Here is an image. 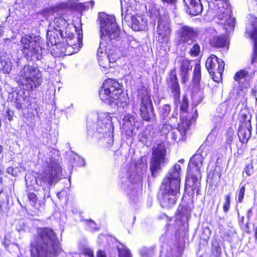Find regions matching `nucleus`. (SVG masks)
<instances>
[{
	"label": "nucleus",
	"mask_w": 257,
	"mask_h": 257,
	"mask_svg": "<svg viewBox=\"0 0 257 257\" xmlns=\"http://www.w3.org/2000/svg\"><path fill=\"white\" fill-rule=\"evenodd\" d=\"M30 246L32 257H56L62 250L56 233L48 227L37 228Z\"/></svg>",
	"instance_id": "f257e3e1"
},
{
	"label": "nucleus",
	"mask_w": 257,
	"mask_h": 257,
	"mask_svg": "<svg viewBox=\"0 0 257 257\" xmlns=\"http://www.w3.org/2000/svg\"><path fill=\"white\" fill-rule=\"evenodd\" d=\"M100 25V47L104 49L110 62H114L119 55L113 40L119 37L120 30L115 21L108 18L101 19Z\"/></svg>",
	"instance_id": "f03ea898"
},
{
	"label": "nucleus",
	"mask_w": 257,
	"mask_h": 257,
	"mask_svg": "<svg viewBox=\"0 0 257 257\" xmlns=\"http://www.w3.org/2000/svg\"><path fill=\"white\" fill-rule=\"evenodd\" d=\"M35 183L45 190L57 184L61 179V166L57 162L49 160L43 162L41 170L35 173Z\"/></svg>",
	"instance_id": "7ed1b4c3"
},
{
	"label": "nucleus",
	"mask_w": 257,
	"mask_h": 257,
	"mask_svg": "<svg viewBox=\"0 0 257 257\" xmlns=\"http://www.w3.org/2000/svg\"><path fill=\"white\" fill-rule=\"evenodd\" d=\"M19 87L26 91H33L43 82L41 71L38 66L27 64L21 69L15 78Z\"/></svg>",
	"instance_id": "20e7f679"
},
{
	"label": "nucleus",
	"mask_w": 257,
	"mask_h": 257,
	"mask_svg": "<svg viewBox=\"0 0 257 257\" xmlns=\"http://www.w3.org/2000/svg\"><path fill=\"white\" fill-rule=\"evenodd\" d=\"M99 96L102 101L107 102L109 104L121 105L126 102L121 86L116 80L112 78L104 80L99 89Z\"/></svg>",
	"instance_id": "39448f33"
},
{
	"label": "nucleus",
	"mask_w": 257,
	"mask_h": 257,
	"mask_svg": "<svg viewBox=\"0 0 257 257\" xmlns=\"http://www.w3.org/2000/svg\"><path fill=\"white\" fill-rule=\"evenodd\" d=\"M44 42L40 38L30 34H25L21 37L20 50L23 57L28 61L40 59Z\"/></svg>",
	"instance_id": "423d86ee"
},
{
	"label": "nucleus",
	"mask_w": 257,
	"mask_h": 257,
	"mask_svg": "<svg viewBox=\"0 0 257 257\" xmlns=\"http://www.w3.org/2000/svg\"><path fill=\"white\" fill-rule=\"evenodd\" d=\"M138 98L140 100V112L143 120L149 122L155 119V114L150 90L145 86L138 90Z\"/></svg>",
	"instance_id": "0eeeda50"
},
{
	"label": "nucleus",
	"mask_w": 257,
	"mask_h": 257,
	"mask_svg": "<svg viewBox=\"0 0 257 257\" xmlns=\"http://www.w3.org/2000/svg\"><path fill=\"white\" fill-rule=\"evenodd\" d=\"M181 166L175 164L163 178L160 191L180 193L181 184Z\"/></svg>",
	"instance_id": "6e6552de"
},
{
	"label": "nucleus",
	"mask_w": 257,
	"mask_h": 257,
	"mask_svg": "<svg viewBox=\"0 0 257 257\" xmlns=\"http://www.w3.org/2000/svg\"><path fill=\"white\" fill-rule=\"evenodd\" d=\"M251 115L248 112L240 111L238 115V127L237 134L242 144H247L251 136Z\"/></svg>",
	"instance_id": "1a4fd4ad"
},
{
	"label": "nucleus",
	"mask_w": 257,
	"mask_h": 257,
	"mask_svg": "<svg viewBox=\"0 0 257 257\" xmlns=\"http://www.w3.org/2000/svg\"><path fill=\"white\" fill-rule=\"evenodd\" d=\"M224 66V61L214 54L210 55L205 63V68L212 79L218 83L222 80Z\"/></svg>",
	"instance_id": "9d476101"
},
{
	"label": "nucleus",
	"mask_w": 257,
	"mask_h": 257,
	"mask_svg": "<svg viewBox=\"0 0 257 257\" xmlns=\"http://www.w3.org/2000/svg\"><path fill=\"white\" fill-rule=\"evenodd\" d=\"M208 5L209 10L215 18L225 21L229 20L231 9L228 0H213Z\"/></svg>",
	"instance_id": "9b49d317"
},
{
	"label": "nucleus",
	"mask_w": 257,
	"mask_h": 257,
	"mask_svg": "<svg viewBox=\"0 0 257 257\" xmlns=\"http://www.w3.org/2000/svg\"><path fill=\"white\" fill-rule=\"evenodd\" d=\"M122 131L127 139L136 135L135 129L139 130L143 127V122L132 114H126L123 118Z\"/></svg>",
	"instance_id": "f8f14e48"
},
{
	"label": "nucleus",
	"mask_w": 257,
	"mask_h": 257,
	"mask_svg": "<svg viewBox=\"0 0 257 257\" xmlns=\"http://www.w3.org/2000/svg\"><path fill=\"white\" fill-rule=\"evenodd\" d=\"M189 101L186 96L184 95L182 97V102L180 106V128L181 130L184 128H188V125H191L193 121L195 122L198 116L197 109H195L193 114L191 117H188Z\"/></svg>",
	"instance_id": "ddd939ff"
},
{
	"label": "nucleus",
	"mask_w": 257,
	"mask_h": 257,
	"mask_svg": "<svg viewBox=\"0 0 257 257\" xmlns=\"http://www.w3.org/2000/svg\"><path fill=\"white\" fill-rule=\"evenodd\" d=\"M201 171H197L196 169H187L185 177V189H186L187 186H188L191 188L193 192L196 191V195H199L201 187Z\"/></svg>",
	"instance_id": "4468645a"
},
{
	"label": "nucleus",
	"mask_w": 257,
	"mask_h": 257,
	"mask_svg": "<svg viewBox=\"0 0 257 257\" xmlns=\"http://www.w3.org/2000/svg\"><path fill=\"white\" fill-rule=\"evenodd\" d=\"M96 131L104 137L108 136L112 140L113 125L111 118L105 116L99 119L97 122Z\"/></svg>",
	"instance_id": "2eb2a0df"
},
{
	"label": "nucleus",
	"mask_w": 257,
	"mask_h": 257,
	"mask_svg": "<svg viewBox=\"0 0 257 257\" xmlns=\"http://www.w3.org/2000/svg\"><path fill=\"white\" fill-rule=\"evenodd\" d=\"M171 30L170 24L160 20L157 26V42L160 45L167 44L169 41Z\"/></svg>",
	"instance_id": "dca6fc26"
},
{
	"label": "nucleus",
	"mask_w": 257,
	"mask_h": 257,
	"mask_svg": "<svg viewBox=\"0 0 257 257\" xmlns=\"http://www.w3.org/2000/svg\"><path fill=\"white\" fill-rule=\"evenodd\" d=\"M191 62V60L186 58L179 59L178 61L179 63V74L181 83L183 84H185L189 81L190 71L192 68Z\"/></svg>",
	"instance_id": "f3484780"
},
{
	"label": "nucleus",
	"mask_w": 257,
	"mask_h": 257,
	"mask_svg": "<svg viewBox=\"0 0 257 257\" xmlns=\"http://www.w3.org/2000/svg\"><path fill=\"white\" fill-rule=\"evenodd\" d=\"M205 148V145H201L196 151L195 154L190 158L188 164L187 169L197 170L200 171V168L203 165L204 158L202 153Z\"/></svg>",
	"instance_id": "a211bd4d"
},
{
	"label": "nucleus",
	"mask_w": 257,
	"mask_h": 257,
	"mask_svg": "<svg viewBox=\"0 0 257 257\" xmlns=\"http://www.w3.org/2000/svg\"><path fill=\"white\" fill-rule=\"evenodd\" d=\"M161 191V195L159 198L161 206L164 208H171L174 206L178 200L177 194L178 193Z\"/></svg>",
	"instance_id": "6ab92c4d"
},
{
	"label": "nucleus",
	"mask_w": 257,
	"mask_h": 257,
	"mask_svg": "<svg viewBox=\"0 0 257 257\" xmlns=\"http://www.w3.org/2000/svg\"><path fill=\"white\" fill-rule=\"evenodd\" d=\"M187 7L189 14L193 16L200 14L203 11V6L199 0H183Z\"/></svg>",
	"instance_id": "aec40b11"
},
{
	"label": "nucleus",
	"mask_w": 257,
	"mask_h": 257,
	"mask_svg": "<svg viewBox=\"0 0 257 257\" xmlns=\"http://www.w3.org/2000/svg\"><path fill=\"white\" fill-rule=\"evenodd\" d=\"M198 35V32L195 31L193 28L186 26L182 28L180 33V40L183 43H187L189 41H195V38Z\"/></svg>",
	"instance_id": "412c9836"
},
{
	"label": "nucleus",
	"mask_w": 257,
	"mask_h": 257,
	"mask_svg": "<svg viewBox=\"0 0 257 257\" xmlns=\"http://www.w3.org/2000/svg\"><path fill=\"white\" fill-rule=\"evenodd\" d=\"M248 75V72L246 70L240 69L235 73L233 79L242 88H248L250 86L249 80L246 79Z\"/></svg>",
	"instance_id": "4be33fe9"
},
{
	"label": "nucleus",
	"mask_w": 257,
	"mask_h": 257,
	"mask_svg": "<svg viewBox=\"0 0 257 257\" xmlns=\"http://www.w3.org/2000/svg\"><path fill=\"white\" fill-rule=\"evenodd\" d=\"M209 44L211 47L214 48H228L229 41L224 35L215 36L210 39Z\"/></svg>",
	"instance_id": "5701e85b"
},
{
	"label": "nucleus",
	"mask_w": 257,
	"mask_h": 257,
	"mask_svg": "<svg viewBox=\"0 0 257 257\" xmlns=\"http://www.w3.org/2000/svg\"><path fill=\"white\" fill-rule=\"evenodd\" d=\"M201 79V66L200 62L199 61L195 64L193 71L192 83L197 87H199L200 85V81Z\"/></svg>",
	"instance_id": "b1692460"
},
{
	"label": "nucleus",
	"mask_w": 257,
	"mask_h": 257,
	"mask_svg": "<svg viewBox=\"0 0 257 257\" xmlns=\"http://www.w3.org/2000/svg\"><path fill=\"white\" fill-rule=\"evenodd\" d=\"M166 82L169 89L180 85L175 68L170 70L169 71L168 77L166 79Z\"/></svg>",
	"instance_id": "393cba45"
},
{
	"label": "nucleus",
	"mask_w": 257,
	"mask_h": 257,
	"mask_svg": "<svg viewBox=\"0 0 257 257\" xmlns=\"http://www.w3.org/2000/svg\"><path fill=\"white\" fill-rule=\"evenodd\" d=\"M166 82L169 89L180 85L175 68L170 70L169 71L168 77L166 79Z\"/></svg>",
	"instance_id": "a878e982"
},
{
	"label": "nucleus",
	"mask_w": 257,
	"mask_h": 257,
	"mask_svg": "<svg viewBox=\"0 0 257 257\" xmlns=\"http://www.w3.org/2000/svg\"><path fill=\"white\" fill-rule=\"evenodd\" d=\"M180 122L178 123V126L171 133L172 139L174 141L179 142L184 140L187 130L190 128L191 125H188V128H184L182 130L180 128Z\"/></svg>",
	"instance_id": "bb28decb"
},
{
	"label": "nucleus",
	"mask_w": 257,
	"mask_h": 257,
	"mask_svg": "<svg viewBox=\"0 0 257 257\" xmlns=\"http://www.w3.org/2000/svg\"><path fill=\"white\" fill-rule=\"evenodd\" d=\"M248 35L253 42L254 49L251 59V63H253L257 60V25L253 27L252 31L249 32Z\"/></svg>",
	"instance_id": "cd10ccee"
},
{
	"label": "nucleus",
	"mask_w": 257,
	"mask_h": 257,
	"mask_svg": "<svg viewBox=\"0 0 257 257\" xmlns=\"http://www.w3.org/2000/svg\"><path fill=\"white\" fill-rule=\"evenodd\" d=\"M164 162L165 160L153 157H152L150 167V170L152 177H156L157 176V172L161 169V164L164 163Z\"/></svg>",
	"instance_id": "c85d7f7f"
},
{
	"label": "nucleus",
	"mask_w": 257,
	"mask_h": 257,
	"mask_svg": "<svg viewBox=\"0 0 257 257\" xmlns=\"http://www.w3.org/2000/svg\"><path fill=\"white\" fill-rule=\"evenodd\" d=\"M166 148L164 142L158 144L153 151V157L165 160Z\"/></svg>",
	"instance_id": "c756f323"
},
{
	"label": "nucleus",
	"mask_w": 257,
	"mask_h": 257,
	"mask_svg": "<svg viewBox=\"0 0 257 257\" xmlns=\"http://www.w3.org/2000/svg\"><path fill=\"white\" fill-rule=\"evenodd\" d=\"M31 105V102L26 97H23L22 99L17 97L15 99V107L18 110L28 108Z\"/></svg>",
	"instance_id": "7c9ffc66"
},
{
	"label": "nucleus",
	"mask_w": 257,
	"mask_h": 257,
	"mask_svg": "<svg viewBox=\"0 0 257 257\" xmlns=\"http://www.w3.org/2000/svg\"><path fill=\"white\" fill-rule=\"evenodd\" d=\"M220 174L215 170H210L207 174V182L209 185L213 186L216 185L220 180Z\"/></svg>",
	"instance_id": "2f4dec72"
},
{
	"label": "nucleus",
	"mask_w": 257,
	"mask_h": 257,
	"mask_svg": "<svg viewBox=\"0 0 257 257\" xmlns=\"http://www.w3.org/2000/svg\"><path fill=\"white\" fill-rule=\"evenodd\" d=\"M27 197L29 202L35 207L39 208L44 204V203L39 200L37 195L34 192H28Z\"/></svg>",
	"instance_id": "473e14b6"
},
{
	"label": "nucleus",
	"mask_w": 257,
	"mask_h": 257,
	"mask_svg": "<svg viewBox=\"0 0 257 257\" xmlns=\"http://www.w3.org/2000/svg\"><path fill=\"white\" fill-rule=\"evenodd\" d=\"M245 192V185H240L235 194L234 199L237 203H241L243 202L244 198Z\"/></svg>",
	"instance_id": "72a5a7b5"
},
{
	"label": "nucleus",
	"mask_w": 257,
	"mask_h": 257,
	"mask_svg": "<svg viewBox=\"0 0 257 257\" xmlns=\"http://www.w3.org/2000/svg\"><path fill=\"white\" fill-rule=\"evenodd\" d=\"M153 129L152 125H147L143 132L140 134V141L142 142H146L149 136H151Z\"/></svg>",
	"instance_id": "f704fd0d"
},
{
	"label": "nucleus",
	"mask_w": 257,
	"mask_h": 257,
	"mask_svg": "<svg viewBox=\"0 0 257 257\" xmlns=\"http://www.w3.org/2000/svg\"><path fill=\"white\" fill-rule=\"evenodd\" d=\"M54 27L56 29H59L61 31V29L65 28L67 23L66 20L62 16L56 17L53 21Z\"/></svg>",
	"instance_id": "c9c22d12"
},
{
	"label": "nucleus",
	"mask_w": 257,
	"mask_h": 257,
	"mask_svg": "<svg viewBox=\"0 0 257 257\" xmlns=\"http://www.w3.org/2000/svg\"><path fill=\"white\" fill-rule=\"evenodd\" d=\"M234 131L232 128H229L227 131L225 136V142L224 143L225 148H227V146L231 147V145L233 140Z\"/></svg>",
	"instance_id": "e433bc0d"
},
{
	"label": "nucleus",
	"mask_w": 257,
	"mask_h": 257,
	"mask_svg": "<svg viewBox=\"0 0 257 257\" xmlns=\"http://www.w3.org/2000/svg\"><path fill=\"white\" fill-rule=\"evenodd\" d=\"M131 27L133 30L136 31H140L142 29V24L137 16H132Z\"/></svg>",
	"instance_id": "4c0bfd02"
},
{
	"label": "nucleus",
	"mask_w": 257,
	"mask_h": 257,
	"mask_svg": "<svg viewBox=\"0 0 257 257\" xmlns=\"http://www.w3.org/2000/svg\"><path fill=\"white\" fill-rule=\"evenodd\" d=\"M173 130L172 124L165 122L164 123L161 129L159 130V132L161 136H164L167 138L169 133Z\"/></svg>",
	"instance_id": "58836bf2"
},
{
	"label": "nucleus",
	"mask_w": 257,
	"mask_h": 257,
	"mask_svg": "<svg viewBox=\"0 0 257 257\" xmlns=\"http://www.w3.org/2000/svg\"><path fill=\"white\" fill-rule=\"evenodd\" d=\"M231 193H229L224 196V202L223 203L222 209L224 213H227L230 208Z\"/></svg>",
	"instance_id": "ea45409f"
},
{
	"label": "nucleus",
	"mask_w": 257,
	"mask_h": 257,
	"mask_svg": "<svg viewBox=\"0 0 257 257\" xmlns=\"http://www.w3.org/2000/svg\"><path fill=\"white\" fill-rule=\"evenodd\" d=\"M174 101L178 102L180 101L181 95V88L180 85L169 88Z\"/></svg>",
	"instance_id": "a19ab883"
},
{
	"label": "nucleus",
	"mask_w": 257,
	"mask_h": 257,
	"mask_svg": "<svg viewBox=\"0 0 257 257\" xmlns=\"http://www.w3.org/2000/svg\"><path fill=\"white\" fill-rule=\"evenodd\" d=\"M253 166L251 163L246 164L245 167L242 172V175L244 176V174L246 177L250 176L253 173Z\"/></svg>",
	"instance_id": "79ce46f5"
},
{
	"label": "nucleus",
	"mask_w": 257,
	"mask_h": 257,
	"mask_svg": "<svg viewBox=\"0 0 257 257\" xmlns=\"http://www.w3.org/2000/svg\"><path fill=\"white\" fill-rule=\"evenodd\" d=\"M200 52V47L198 43L194 44L189 51V55L192 57L198 56Z\"/></svg>",
	"instance_id": "37998d69"
},
{
	"label": "nucleus",
	"mask_w": 257,
	"mask_h": 257,
	"mask_svg": "<svg viewBox=\"0 0 257 257\" xmlns=\"http://www.w3.org/2000/svg\"><path fill=\"white\" fill-rule=\"evenodd\" d=\"M118 257H131V254L128 249L121 248H118Z\"/></svg>",
	"instance_id": "c03bdc74"
},
{
	"label": "nucleus",
	"mask_w": 257,
	"mask_h": 257,
	"mask_svg": "<svg viewBox=\"0 0 257 257\" xmlns=\"http://www.w3.org/2000/svg\"><path fill=\"white\" fill-rule=\"evenodd\" d=\"M171 110V107L169 104H165L162 107V113L165 116H167Z\"/></svg>",
	"instance_id": "a18cd8bd"
},
{
	"label": "nucleus",
	"mask_w": 257,
	"mask_h": 257,
	"mask_svg": "<svg viewBox=\"0 0 257 257\" xmlns=\"http://www.w3.org/2000/svg\"><path fill=\"white\" fill-rule=\"evenodd\" d=\"M187 211V208L185 206H181L179 209H178L177 214L178 215L181 217L182 218L184 214Z\"/></svg>",
	"instance_id": "49530a36"
},
{
	"label": "nucleus",
	"mask_w": 257,
	"mask_h": 257,
	"mask_svg": "<svg viewBox=\"0 0 257 257\" xmlns=\"http://www.w3.org/2000/svg\"><path fill=\"white\" fill-rule=\"evenodd\" d=\"M86 226L89 229H93L95 228L96 223L94 221L91 219L87 220H86Z\"/></svg>",
	"instance_id": "de8ad7c7"
},
{
	"label": "nucleus",
	"mask_w": 257,
	"mask_h": 257,
	"mask_svg": "<svg viewBox=\"0 0 257 257\" xmlns=\"http://www.w3.org/2000/svg\"><path fill=\"white\" fill-rule=\"evenodd\" d=\"M171 119H173V122H172V123H176L178 121V111L176 110V111H174L170 117H169V119L171 120Z\"/></svg>",
	"instance_id": "09e8293b"
},
{
	"label": "nucleus",
	"mask_w": 257,
	"mask_h": 257,
	"mask_svg": "<svg viewBox=\"0 0 257 257\" xmlns=\"http://www.w3.org/2000/svg\"><path fill=\"white\" fill-rule=\"evenodd\" d=\"M61 8L59 6H53L49 8V12L54 14V13H58L60 10Z\"/></svg>",
	"instance_id": "8fccbe9b"
},
{
	"label": "nucleus",
	"mask_w": 257,
	"mask_h": 257,
	"mask_svg": "<svg viewBox=\"0 0 257 257\" xmlns=\"http://www.w3.org/2000/svg\"><path fill=\"white\" fill-rule=\"evenodd\" d=\"M83 254L88 257H94L93 251L89 248L85 249L83 251Z\"/></svg>",
	"instance_id": "3c124183"
},
{
	"label": "nucleus",
	"mask_w": 257,
	"mask_h": 257,
	"mask_svg": "<svg viewBox=\"0 0 257 257\" xmlns=\"http://www.w3.org/2000/svg\"><path fill=\"white\" fill-rule=\"evenodd\" d=\"M7 172L8 174L12 175L13 176H15L17 175L16 169L15 168L13 167H9L7 169Z\"/></svg>",
	"instance_id": "603ef678"
},
{
	"label": "nucleus",
	"mask_w": 257,
	"mask_h": 257,
	"mask_svg": "<svg viewBox=\"0 0 257 257\" xmlns=\"http://www.w3.org/2000/svg\"><path fill=\"white\" fill-rule=\"evenodd\" d=\"M249 225V222H247L243 227V230L244 232L247 234H250L251 233V230L250 229Z\"/></svg>",
	"instance_id": "864d4df0"
},
{
	"label": "nucleus",
	"mask_w": 257,
	"mask_h": 257,
	"mask_svg": "<svg viewBox=\"0 0 257 257\" xmlns=\"http://www.w3.org/2000/svg\"><path fill=\"white\" fill-rule=\"evenodd\" d=\"M82 39V32L81 30L79 31L78 33V37H77V43L78 45H79L81 43Z\"/></svg>",
	"instance_id": "5fc2aeb1"
},
{
	"label": "nucleus",
	"mask_w": 257,
	"mask_h": 257,
	"mask_svg": "<svg viewBox=\"0 0 257 257\" xmlns=\"http://www.w3.org/2000/svg\"><path fill=\"white\" fill-rule=\"evenodd\" d=\"M97 257H106L105 252L102 250H98L96 253Z\"/></svg>",
	"instance_id": "6e6d98bb"
},
{
	"label": "nucleus",
	"mask_w": 257,
	"mask_h": 257,
	"mask_svg": "<svg viewBox=\"0 0 257 257\" xmlns=\"http://www.w3.org/2000/svg\"><path fill=\"white\" fill-rule=\"evenodd\" d=\"M253 236L255 241H257V226L253 229Z\"/></svg>",
	"instance_id": "4d7b16f0"
},
{
	"label": "nucleus",
	"mask_w": 257,
	"mask_h": 257,
	"mask_svg": "<svg viewBox=\"0 0 257 257\" xmlns=\"http://www.w3.org/2000/svg\"><path fill=\"white\" fill-rule=\"evenodd\" d=\"M251 94L254 97H256V96H257V90L255 88H252L251 90Z\"/></svg>",
	"instance_id": "13d9d810"
},
{
	"label": "nucleus",
	"mask_w": 257,
	"mask_h": 257,
	"mask_svg": "<svg viewBox=\"0 0 257 257\" xmlns=\"http://www.w3.org/2000/svg\"><path fill=\"white\" fill-rule=\"evenodd\" d=\"M215 249L216 252L218 253V256H219L221 253L220 247L219 246H217L215 247Z\"/></svg>",
	"instance_id": "bf43d9fd"
},
{
	"label": "nucleus",
	"mask_w": 257,
	"mask_h": 257,
	"mask_svg": "<svg viewBox=\"0 0 257 257\" xmlns=\"http://www.w3.org/2000/svg\"><path fill=\"white\" fill-rule=\"evenodd\" d=\"M163 3L167 4H172L176 2V0H161Z\"/></svg>",
	"instance_id": "052dcab7"
},
{
	"label": "nucleus",
	"mask_w": 257,
	"mask_h": 257,
	"mask_svg": "<svg viewBox=\"0 0 257 257\" xmlns=\"http://www.w3.org/2000/svg\"><path fill=\"white\" fill-rule=\"evenodd\" d=\"M244 217H242L239 220V224L240 226H242L244 224Z\"/></svg>",
	"instance_id": "680f3d73"
},
{
	"label": "nucleus",
	"mask_w": 257,
	"mask_h": 257,
	"mask_svg": "<svg viewBox=\"0 0 257 257\" xmlns=\"http://www.w3.org/2000/svg\"><path fill=\"white\" fill-rule=\"evenodd\" d=\"M4 167L1 165H0V175L4 174Z\"/></svg>",
	"instance_id": "e2e57ef3"
},
{
	"label": "nucleus",
	"mask_w": 257,
	"mask_h": 257,
	"mask_svg": "<svg viewBox=\"0 0 257 257\" xmlns=\"http://www.w3.org/2000/svg\"><path fill=\"white\" fill-rule=\"evenodd\" d=\"M7 113L9 115L8 116V119L9 121H11L13 119V117H12V116L10 115V110H8V112H7Z\"/></svg>",
	"instance_id": "0e129e2a"
},
{
	"label": "nucleus",
	"mask_w": 257,
	"mask_h": 257,
	"mask_svg": "<svg viewBox=\"0 0 257 257\" xmlns=\"http://www.w3.org/2000/svg\"><path fill=\"white\" fill-rule=\"evenodd\" d=\"M30 176H27L26 175V177H25V180L27 182L28 181L29 179H30Z\"/></svg>",
	"instance_id": "69168bd1"
},
{
	"label": "nucleus",
	"mask_w": 257,
	"mask_h": 257,
	"mask_svg": "<svg viewBox=\"0 0 257 257\" xmlns=\"http://www.w3.org/2000/svg\"><path fill=\"white\" fill-rule=\"evenodd\" d=\"M255 131L256 134H257V123L255 124Z\"/></svg>",
	"instance_id": "338daca9"
},
{
	"label": "nucleus",
	"mask_w": 257,
	"mask_h": 257,
	"mask_svg": "<svg viewBox=\"0 0 257 257\" xmlns=\"http://www.w3.org/2000/svg\"><path fill=\"white\" fill-rule=\"evenodd\" d=\"M70 45L71 46H77V44H74V43H71Z\"/></svg>",
	"instance_id": "774afa93"
}]
</instances>
